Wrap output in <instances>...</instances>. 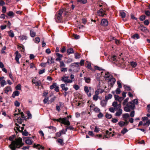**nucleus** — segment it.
I'll list each match as a JSON object with an SVG mask.
<instances>
[{"mask_svg":"<svg viewBox=\"0 0 150 150\" xmlns=\"http://www.w3.org/2000/svg\"><path fill=\"white\" fill-rule=\"evenodd\" d=\"M14 137V135H12L9 138V140L12 141L9 145V147L11 150H16L17 148H20L24 145L21 138L18 137L13 140Z\"/></svg>","mask_w":150,"mask_h":150,"instance_id":"f257e3e1","label":"nucleus"},{"mask_svg":"<svg viewBox=\"0 0 150 150\" xmlns=\"http://www.w3.org/2000/svg\"><path fill=\"white\" fill-rule=\"evenodd\" d=\"M138 103V100L137 99H134L132 101L128 102L124 107V110L127 112H129L131 110H133L135 107V105H137Z\"/></svg>","mask_w":150,"mask_h":150,"instance_id":"f03ea898","label":"nucleus"},{"mask_svg":"<svg viewBox=\"0 0 150 150\" xmlns=\"http://www.w3.org/2000/svg\"><path fill=\"white\" fill-rule=\"evenodd\" d=\"M52 120L54 121H57L67 126H69L70 125V122L66 117L63 118L60 117L58 119H53Z\"/></svg>","mask_w":150,"mask_h":150,"instance_id":"7ed1b4c3","label":"nucleus"},{"mask_svg":"<svg viewBox=\"0 0 150 150\" xmlns=\"http://www.w3.org/2000/svg\"><path fill=\"white\" fill-rule=\"evenodd\" d=\"M63 12L62 10H60L57 13H56L55 16V19L56 22H61L62 19V15Z\"/></svg>","mask_w":150,"mask_h":150,"instance_id":"20e7f679","label":"nucleus"},{"mask_svg":"<svg viewBox=\"0 0 150 150\" xmlns=\"http://www.w3.org/2000/svg\"><path fill=\"white\" fill-rule=\"evenodd\" d=\"M69 76H64L62 77L61 80L66 84L69 83H71L74 81V80L69 79Z\"/></svg>","mask_w":150,"mask_h":150,"instance_id":"39448f33","label":"nucleus"},{"mask_svg":"<svg viewBox=\"0 0 150 150\" xmlns=\"http://www.w3.org/2000/svg\"><path fill=\"white\" fill-rule=\"evenodd\" d=\"M98 15L100 16L103 17L105 15H106V11L105 10L101 8L98 11Z\"/></svg>","mask_w":150,"mask_h":150,"instance_id":"423d86ee","label":"nucleus"},{"mask_svg":"<svg viewBox=\"0 0 150 150\" xmlns=\"http://www.w3.org/2000/svg\"><path fill=\"white\" fill-rule=\"evenodd\" d=\"M15 54L16 55L15 56V60L18 64H20V62L19 61V59L21 57V55L20 53H19V52L18 51H16L15 52Z\"/></svg>","mask_w":150,"mask_h":150,"instance_id":"0eeeda50","label":"nucleus"},{"mask_svg":"<svg viewBox=\"0 0 150 150\" xmlns=\"http://www.w3.org/2000/svg\"><path fill=\"white\" fill-rule=\"evenodd\" d=\"M33 142L30 137H27L25 139V143L27 144L31 145Z\"/></svg>","mask_w":150,"mask_h":150,"instance_id":"6e6552de","label":"nucleus"},{"mask_svg":"<svg viewBox=\"0 0 150 150\" xmlns=\"http://www.w3.org/2000/svg\"><path fill=\"white\" fill-rule=\"evenodd\" d=\"M33 147L34 148H36L38 150H40L41 149L43 150L44 149V147L42 146L41 145H40V144H35L33 146Z\"/></svg>","mask_w":150,"mask_h":150,"instance_id":"1a4fd4ad","label":"nucleus"},{"mask_svg":"<svg viewBox=\"0 0 150 150\" xmlns=\"http://www.w3.org/2000/svg\"><path fill=\"white\" fill-rule=\"evenodd\" d=\"M114 98L115 100L116 101H119L120 103L124 99V98L122 97H119L118 95H114Z\"/></svg>","mask_w":150,"mask_h":150,"instance_id":"9d476101","label":"nucleus"},{"mask_svg":"<svg viewBox=\"0 0 150 150\" xmlns=\"http://www.w3.org/2000/svg\"><path fill=\"white\" fill-rule=\"evenodd\" d=\"M91 87H89L88 88L87 86H85L84 87V90L88 97H90L91 95L90 93H89V89L91 90Z\"/></svg>","mask_w":150,"mask_h":150,"instance_id":"9b49d317","label":"nucleus"},{"mask_svg":"<svg viewBox=\"0 0 150 150\" xmlns=\"http://www.w3.org/2000/svg\"><path fill=\"white\" fill-rule=\"evenodd\" d=\"M12 88L10 86H7L5 87L4 89V93H6L7 94L9 92H11L12 91Z\"/></svg>","mask_w":150,"mask_h":150,"instance_id":"f8f14e48","label":"nucleus"},{"mask_svg":"<svg viewBox=\"0 0 150 150\" xmlns=\"http://www.w3.org/2000/svg\"><path fill=\"white\" fill-rule=\"evenodd\" d=\"M101 24L103 26H107L108 24V21L105 19H103L101 20Z\"/></svg>","mask_w":150,"mask_h":150,"instance_id":"ddd939ff","label":"nucleus"},{"mask_svg":"<svg viewBox=\"0 0 150 150\" xmlns=\"http://www.w3.org/2000/svg\"><path fill=\"white\" fill-rule=\"evenodd\" d=\"M112 105L114 108H115L116 110H117L118 108H121L120 103L117 104V102H114L112 104Z\"/></svg>","mask_w":150,"mask_h":150,"instance_id":"4468645a","label":"nucleus"},{"mask_svg":"<svg viewBox=\"0 0 150 150\" xmlns=\"http://www.w3.org/2000/svg\"><path fill=\"white\" fill-rule=\"evenodd\" d=\"M56 55L57 56V57L56 59L55 60L57 61H60L62 59V57H63L62 55L58 53H56Z\"/></svg>","mask_w":150,"mask_h":150,"instance_id":"2eb2a0df","label":"nucleus"},{"mask_svg":"<svg viewBox=\"0 0 150 150\" xmlns=\"http://www.w3.org/2000/svg\"><path fill=\"white\" fill-rule=\"evenodd\" d=\"M67 84H62L60 85V87L62 88V90L66 91L68 89V88L67 87Z\"/></svg>","mask_w":150,"mask_h":150,"instance_id":"dca6fc26","label":"nucleus"},{"mask_svg":"<svg viewBox=\"0 0 150 150\" xmlns=\"http://www.w3.org/2000/svg\"><path fill=\"white\" fill-rule=\"evenodd\" d=\"M79 64L78 62H75L71 64L70 66L72 68H77L79 69Z\"/></svg>","mask_w":150,"mask_h":150,"instance_id":"f3484780","label":"nucleus"},{"mask_svg":"<svg viewBox=\"0 0 150 150\" xmlns=\"http://www.w3.org/2000/svg\"><path fill=\"white\" fill-rule=\"evenodd\" d=\"M15 125L17 127H15L14 129L16 132V133H18L17 131H18L19 132H21V131L20 129V126H19V125L17 123L15 124Z\"/></svg>","mask_w":150,"mask_h":150,"instance_id":"a211bd4d","label":"nucleus"},{"mask_svg":"<svg viewBox=\"0 0 150 150\" xmlns=\"http://www.w3.org/2000/svg\"><path fill=\"white\" fill-rule=\"evenodd\" d=\"M111 61L113 62L114 63L117 62V57L116 56H113L110 57L109 59Z\"/></svg>","mask_w":150,"mask_h":150,"instance_id":"6ab92c4d","label":"nucleus"},{"mask_svg":"<svg viewBox=\"0 0 150 150\" xmlns=\"http://www.w3.org/2000/svg\"><path fill=\"white\" fill-rule=\"evenodd\" d=\"M118 110L115 113V116H120L122 113V110L120 108H118Z\"/></svg>","mask_w":150,"mask_h":150,"instance_id":"aec40b11","label":"nucleus"},{"mask_svg":"<svg viewBox=\"0 0 150 150\" xmlns=\"http://www.w3.org/2000/svg\"><path fill=\"white\" fill-rule=\"evenodd\" d=\"M57 142L61 146H63L64 144V140L62 139L59 138L57 140Z\"/></svg>","mask_w":150,"mask_h":150,"instance_id":"412c9836","label":"nucleus"},{"mask_svg":"<svg viewBox=\"0 0 150 150\" xmlns=\"http://www.w3.org/2000/svg\"><path fill=\"white\" fill-rule=\"evenodd\" d=\"M77 4H85L87 2V0H77Z\"/></svg>","mask_w":150,"mask_h":150,"instance_id":"4be33fe9","label":"nucleus"},{"mask_svg":"<svg viewBox=\"0 0 150 150\" xmlns=\"http://www.w3.org/2000/svg\"><path fill=\"white\" fill-rule=\"evenodd\" d=\"M122 115V117L125 121H126V120L130 116L129 114L127 113L123 114Z\"/></svg>","mask_w":150,"mask_h":150,"instance_id":"5701e85b","label":"nucleus"},{"mask_svg":"<svg viewBox=\"0 0 150 150\" xmlns=\"http://www.w3.org/2000/svg\"><path fill=\"white\" fill-rule=\"evenodd\" d=\"M107 103V101L106 100H102L100 101V105L102 107L106 106Z\"/></svg>","mask_w":150,"mask_h":150,"instance_id":"b1692460","label":"nucleus"},{"mask_svg":"<svg viewBox=\"0 0 150 150\" xmlns=\"http://www.w3.org/2000/svg\"><path fill=\"white\" fill-rule=\"evenodd\" d=\"M68 55H69L70 54L73 53H74V50L72 48H70L68 49L67 51Z\"/></svg>","mask_w":150,"mask_h":150,"instance_id":"393cba45","label":"nucleus"},{"mask_svg":"<svg viewBox=\"0 0 150 150\" xmlns=\"http://www.w3.org/2000/svg\"><path fill=\"white\" fill-rule=\"evenodd\" d=\"M20 92L18 91H14L12 95V97L14 98L16 96H18L19 95Z\"/></svg>","mask_w":150,"mask_h":150,"instance_id":"a878e982","label":"nucleus"},{"mask_svg":"<svg viewBox=\"0 0 150 150\" xmlns=\"http://www.w3.org/2000/svg\"><path fill=\"white\" fill-rule=\"evenodd\" d=\"M8 33L9 35V36L13 38L14 37V34L13 33V32L11 30H10V31L8 32Z\"/></svg>","mask_w":150,"mask_h":150,"instance_id":"bb28decb","label":"nucleus"},{"mask_svg":"<svg viewBox=\"0 0 150 150\" xmlns=\"http://www.w3.org/2000/svg\"><path fill=\"white\" fill-rule=\"evenodd\" d=\"M48 128L52 129V131L53 132H55L56 131L57 129L54 126H50L47 127Z\"/></svg>","mask_w":150,"mask_h":150,"instance_id":"cd10ccee","label":"nucleus"},{"mask_svg":"<svg viewBox=\"0 0 150 150\" xmlns=\"http://www.w3.org/2000/svg\"><path fill=\"white\" fill-rule=\"evenodd\" d=\"M110 74L108 72H106L104 77L105 79H107L110 78Z\"/></svg>","mask_w":150,"mask_h":150,"instance_id":"c85d7f7f","label":"nucleus"},{"mask_svg":"<svg viewBox=\"0 0 150 150\" xmlns=\"http://www.w3.org/2000/svg\"><path fill=\"white\" fill-rule=\"evenodd\" d=\"M120 16L122 18H124L126 16L125 13L123 11H121L120 12Z\"/></svg>","mask_w":150,"mask_h":150,"instance_id":"c756f323","label":"nucleus"},{"mask_svg":"<svg viewBox=\"0 0 150 150\" xmlns=\"http://www.w3.org/2000/svg\"><path fill=\"white\" fill-rule=\"evenodd\" d=\"M7 15L9 16L12 17L14 16L13 12L11 11H9L7 13Z\"/></svg>","mask_w":150,"mask_h":150,"instance_id":"7c9ffc66","label":"nucleus"},{"mask_svg":"<svg viewBox=\"0 0 150 150\" xmlns=\"http://www.w3.org/2000/svg\"><path fill=\"white\" fill-rule=\"evenodd\" d=\"M20 40L23 41L24 40L27 39V37L26 35H22L19 37Z\"/></svg>","mask_w":150,"mask_h":150,"instance_id":"2f4dec72","label":"nucleus"},{"mask_svg":"<svg viewBox=\"0 0 150 150\" xmlns=\"http://www.w3.org/2000/svg\"><path fill=\"white\" fill-rule=\"evenodd\" d=\"M84 79L85 80L86 83H90L91 81V79L89 77H84Z\"/></svg>","mask_w":150,"mask_h":150,"instance_id":"473e14b6","label":"nucleus"},{"mask_svg":"<svg viewBox=\"0 0 150 150\" xmlns=\"http://www.w3.org/2000/svg\"><path fill=\"white\" fill-rule=\"evenodd\" d=\"M132 38L134 39H138L139 38V35L137 33L134 34L132 36Z\"/></svg>","mask_w":150,"mask_h":150,"instance_id":"72a5a7b5","label":"nucleus"},{"mask_svg":"<svg viewBox=\"0 0 150 150\" xmlns=\"http://www.w3.org/2000/svg\"><path fill=\"white\" fill-rule=\"evenodd\" d=\"M112 97L111 94H109L108 96H106L105 97V100L107 101L108 99H111Z\"/></svg>","mask_w":150,"mask_h":150,"instance_id":"f704fd0d","label":"nucleus"},{"mask_svg":"<svg viewBox=\"0 0 150 150\" xmlns=\"http://www.w3.org/2000/svg\"><path fill=\"white\" fill-rule=\"evenodd\" d=\"M30 36L32 37H34L36 35V33L32 30L30 31Z\"/></svg>","mask_w":150,"mask_h":150,"instance_id":"c9c22d12","label":"nucleus"},{"mask_svg":"<svg viewBox=\"0 0 150 150\" xmlns=\"http://www.w3.org/2000/svg\"><path fill=\"white\" fill-rule=\"evenodd\" d=\"M47 62L50 64L54 63L53 58L52 57H51L50 59H48Z\"/></svg>","mask_w":150,"mask_h":150,"instance_id":"e433bc0d","label":"nucleus"},{"mask_svg":"<svg viewBox=\"0 0 150 150\" xmlns=\"http://www.w3.org/2000/svg\"><path fill=\"white\" fill-rule=\"evenodd\" d=\"M21 132L22 133V134L23 135L27 136L28 135V132L26 129H25L24 131H22Z\"/></svg>","mask_w":150,"mask_h":150,"instance_id":"4c0bfd02","label":"nucleus"},{"mask_svg":"<svg viewBox=\"0 0 150 150\" xmlns=\"http://www.w3.org/2000/svg\"><path fill=\"white\" fill-rule=\"evenodd\" d=\"M141 30L143 32L145 33H147L148 32V29L146 28V27H142L141 28Z\"/></svg>","mask_w":150,"mask_h":150,"instance_id":"58836bf2","label":"nucleus"},{"mask_svg":"<svg viewBox=\"0 0 150 150\" xmlns=\"http://www.w3.org/2000/svg\"><path fill=\"white\" fill-rule=\"evenodd\" d=\"M129 99V98H127L125 99L123 103V104L124 105H125L128 103V101Z\"/></svg>","mask_w":150,"mask_h":150,"instance_id":"ea45409f","label":"nucleus"},{"mask_svg":"<svg viewBox=\"0 0 150 150\" xmlns=\"http://www.w3.org/2000/svg\"><path fill=\"white\" fill-rule=\"evenodd\" d=\"M120 127H122L125 125V122L123 121H120L118 123Z\"/></svg>","mask_w":150,"mask_h":150,"instance_id":"a19ab883","label":"nucleus"},{"mask_svg":"<svg viewBox=\"0 0 150 150\" xmlns=\"http://www.w3.org/2000/svg\"><path fill=\"white\" fill-rule=\"evenodd\" d=\"M67 129H62V130L59 131V132H60L61 135H62L63 134H66V132H67Z\"/></svg>","mask_w":150,"mask_h":150,"instance_id":"79ce46f5","label":"nucleus"},{"mask_svg":"<svg viewBox=\"0 0 150 150\" xmlns=\"http://www.w3.org/2000/svg\"><path fill=\"white\" fill-rule=\"evenodd\" d=\"M90 108V110H94V109L95 108L96 106H95V105L93 104H91V105L89 106Z\"/></svg>","mask_w":150,"mask_h":150,"instance_id":"37998d69","label":"nucleus"},{"mask_svg":"<svg viewBox=\"0 0 150 150\" xmlns=\"http://www.w3.org/2000/svg\"><path fill=\"white\" fill-rule=\"evenodd\" d=\"M57 86V83H53L52 85L50 86V88L51 89H53L54 88H55V87Z\"/></svg>","mask_w":150,"mask_h":150,"instance_id":"c03bdc74","label":"nucleus"},{"mask_svg":"<svg viewBox=\"0 0 150 150\" xmlns=\"http://www.w3.org/2000/svg\"><path fill=\"white\" fill-rule=\"evenodd\" d=\"M128 130L126 128L123 129L121 131V133L123 134H125V133L128 132Z\"/></svg>","mask_w":150,"mask_h":150,"instance_id":"a18cd8bd","label":"nucleus"},{"mask_svg":"<svg viewBox=\"0 0 150 150\" xmlns=\"http://www.w3.org/2000/svg\"><path fill=\"white\" fill-rule=\"evenodd\" d=\"M93 111L95 112L98 113L100 112V110L99 108H98L97 107H96L94 109V110Z\"/></svg>","mask_w":150,"mask_h":150,"instance_id":"49530a36","label":"nucleus"},{"mask_svg":"<svg viewBox=\"0 0 150 150\" xmlns=\"http://www.w3.org/2000/svg\"><path fill=\"white\" fill-rule=\"evenodd\" d=\"M65 127L67 129H67H69L70 130H74V128L72 126H65Z\"/></svg>","mask_w":150,"mask_h":150,"instance_id":"de8ad7c7","label":"nucleus"},{"mask_svg":"<svg viewBox=\"0 0 150 150\" xmlns=\"http://www.w3.org/2000/svg\"><path fill=\"white\" fill-rule=\"evenodd\" d=\"M0 84L1 86L2 87H3L4 85L6 84V81L5 80H3L1 81Z\"/></svg>","mask_w":150,"mask_h":150,"instance_id":"09e8293b","label":"nucleus"},{"mask_svg":"<svg viewBox=\"0 0 150 150\" xmlns=\"http://www.w3.org/2000/svg\"><path fill=\"white\" fill-rule=\"evenodd\" d=\"M117 83L118 88H122V86L120 81H117Z\"/></svg>","mask_w":150,"mask_h":150,"instance_id":"8fccbe9b","label":"nucleus"},{"mask_svg":"<svg viewBox=\"0 0 150 150\" xmlns=\"http://www.w3.org/2000/svg\"><path fill=\"white\" fill-rule=\"evenodd\" d=\"M131 65L133 67H135L137 65V64L136 62H131Z\"/></svg>","mask_w":150,"mask_h":150,"instance_id":"3c124183","label":"nucleus"},{"mask_svg":"<svg viewBox=\"0 0 150 150\" xmlns=\"http://www.w3.org/2000/svg\"><path fill=\"white\" fill-rule=\"evenodd\" d=\"M36 86H40L41 85V82L40 80H38L37 82L35 83Z\"/></svg>","mask_w":150,"mask_h":150,"instance_id":"603ef678","label":"nucleus"},{"mask_svg":"<svg viewBox=\"0 0 150 150\" xmlns=\"http://www.w3.org/2000/svg\"><path fill=\"white\" fill-rule=\"evenodd\" d=\"M98 99V95L95 94V95L93 96V100L95 101H96Z\"/></svg>","mask_w":150,"mask_h":150,"instance_id":"864d4df0","label":"nucleus"},{"mask_svg":"<svg viewBox=\"0 0 150 150\" xmlns=\"http://www.w3.org/2000/svg\"><path fill=\"white\" fill-rule=\"evenodd\" d=\"M17 121L18 123L19 124H21L22 123V122L23 121V119L21 117H18L17 119Z\"/></svg>","mask_w":150,"mask_h":150,"instance_id":"5fc2aeb1","label":"nucleus"},{"mask_svg":"<svg viewBox=\"0 0 150 150\" xmlns=\"http://www.w3.org/2000/svg\"><path fill=\"white\" fill-rule=\"evenodd\" d=\"M146 16L145 15H142L140 17L139 19L141 21H143L145 19Z\"/></svg>","mask_w":150,"mask_h":150,"instance_id":"6e6d98bb","label":"nucleus"},{"mask_svg":"<svg viewBox=\"0 0 150 150\" xmlns=\"http://www.w3.org/2000/svg\"><path fill=\"white\" fill-rule=\"evenodd\" d=\"M27 115H28V119H31L32 118V115L29 111H28L27 112Z\"/></svg>","mask_w":150,"mask_h":150,"instance_id":"4d7b16f0","label":"nucleus"},{"mask_svg":"<svg viewBox=\"0 0 150 150\" xmlns=\"http://www.w3.org/2000/svg\"><path fill=\"white\" fill-rule=\"evenodd\" d=\"M60 67H65V65L64 64L63 61H60Z\"/></svg>","mask_w":150,"mask_h":150,"instance_id":"13d9d810","label":"nucleus"},{"mask_svg":"<svg viewBox=\"0 0 150 150\" xmlns=\"http://www.w3.org/2000/svg\"><path fill=\"white\" fill-rule=\"evenodd\" d=\"M37 77H35L34 78H33L32 80V82L33 83H35L38 81Z\"/></svg>","mask_w":150,"mask_h":150,"instance_id":"bf43d9fd","label":"nucleus"},{"mask_svg":"<svg viewBox=\"0 0 150 150\" xmlns=\"http://www.w3.org/2000/svg\"><path fill=\"white\" fill-rule=\"evenodd\" d=\"M124 87L125 90L129 91L131 90L130 87L129 86H124Z\"/></svg>","mask_w":150,"mask_h":150,"instance_id":"052dcab7","label":"nucleus"},{"mask_svg":"<svg viewBox=\"0 0 150 150\" xmlns=\"http://www.w3.org/2000/svg\"><path fill=\"white\" fill-rule=\"evenodd\" d=\"M115 92L117 94H120L121 92L120 88H117L115 90Z\"/></svg>","mask_w":150,"mask_h":150,"instance_id":"680f3d73","label":"nucleus"},{"mask_svg":"<svg viewBox=\"0 0 150 150\" xmlns=\"http://www.w3.org/2000/svg\"><path fill=\"white\" fill-rule=\"evenodd\" d=\"M105 117L107 118L110 119L112 117V115L111 114H109L107 113L106 114Z\"/></svg>","mask_w":150,"mask_h":150,"instance_id":"e2e57ef3","label":"nucleus"},{"mask_svg":"<svg viewBox=\"0 0 150 150\" xmlns=\"http://www.w3.org/2000/svg\"><path fill=\"white\" fill-rule=\"evenodd\" d=\"M110 81H112V83H111V84L112 85H113L115 83L116 81V80H115V79L114 78H111L110 79Z\"/></svg>","mask_w":150,"mask_h":150,"instance_id":"0e129e2a","label":"nucleus"},{"mask_svg":"<svg viewBox=\"0 0 150 150\" xmlns=\"http://www.w3.org/2000/svg\"><path fill=\"white\" fill-rule=\"evenodd\" d=\"M66 51V47L65 46H63L60 50V52L62 53H64Z\"/></svg>","mask_w":150,"mask_h":150,"instance_id":"69168bd1","label":"nucleus"},{"mask_svg":"<svg viewBox=\"0 0 150 150\" xmlns=\"http://www.w3.org/2000/svg\"><path fill=\"white\" fill-rule=\"evenodd\" d=\"M135 114V111L134 110H133L131 111L130 113V115L129 116L132 117H134Z\"/></svg>","mask_w":150,"mask_h":150,"instance_id":"338daca9","label":"nucleus"},{"mask_svg":"<svg viewBox=\"0 0 150 150\" xmlns=\"http://www.w3.org/2000/svg\"><path fill=\"white\" fill-rule=\"evenodd\" d=\"M40 41V39L39 38H36L35 39V42L36 43H38Z\"/></svg>","mask_w":150,"mask_h":150,"instance_id":"774afa93","label":"nucleus"}]
</instances>
